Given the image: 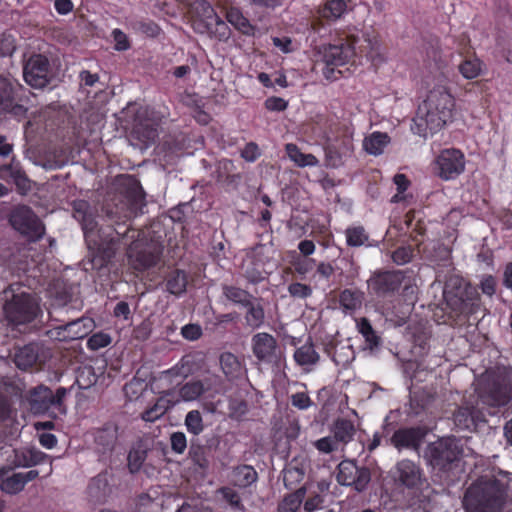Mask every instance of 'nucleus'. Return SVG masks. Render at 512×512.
Instances as JSON below:
<instances>
[{
    "label": "nucleus",
    "instance_id": "57",
    "mask_svg": "<svg viewBox=\"0 0 512 512\" xmlns=\"http://www.w3.org/2000/svg\"><path fill=\"white\" fill-rule=\"evenodd\" d=\"M241 156L249 162L255 161L260 156L258 146L254 143L247 144L242 150Z\"/></svg>",
    "mask_w": 512,
    "mask_h": 512
},
{
    "label": "nucleus",
    "instance_id": "3",
    "mask_svg": "<svg viewBox=\"0 0 512 512\" xmlns=\"http://www.w3.org/2000/svg\"><path fill=\"white\" fill-rule=\"evenodd\" d=\"M503 495L499 481L482 477L467 489L463 505L467 512H499L504 503Z\"/></svg>",
    "mask_w": 512,
    "mask_h": 512
},
{
    "label": "nucleus",
    "instance_id": "33",
    "mask_svg": "<svg viewBox=\"0 0 512 512\" xmlns=\"http://www.w3.org/2000/svg\"><path fill=\"white\" fill-rule=\"evenodd\" d=\"M362 296L357 291L344 290L340 294V305L347 312H353L361 307Z\"/></svg>",
    "mask_w": 512,
    "mask_h": 512
},
{
    "label": "nucleus",
    "instance_id": "28",
    "mask_svg": "<svg viewBox=\"0 0 512 512\" xmlns=\"http://www.w3.org/2000/svg\"><path fill=\"white\" fill-rule=\"evenodd\" d=\"M143 110H141L136 118L133 126L132 134L144 143L153 141L156 136V130L149 124L144 125L142 121Z\"/></svg>",
    "mask_w": 512,
    "mask_h": 512
},
{
    "label": "nucleus",
    "instance_id": "48",
    "mask_svg": "<svg viewBox=\"0 0 512 512\" xmlns=\"http://www.w3.org/2000/svg\"><path fill=\"white\" fill-rule=\"evenodd\" d=\"M111 343V337L107 333L99 332L92 335L87 342L91 350H98L108 346Z\"/></svg>",
    "mask_w": 512,
    "mask_h": 512
},
{
    "label": "nucleus",
    "instance_id": "51",
    "mask_svg": "<svg viewBox=\"0 0 512 512\" xmlns=\"http://www.w3.org/2000/svg\"><path fill=\"white\" fill-rule=\"evenodd\" d=\"M292 405L299 410H306L312 405V400L306 392H296L291 395Z\"/></svg>",
    "mask_w": 512,
    "mask_h": 512
},
{
    "label": "nucleus",
    "instance_id": "40",
    "mask_svg": "<svg viewBox=\"0 0 512 512\" xmlns=\"http://www.w3.org/2000/svg\"><path fill=\"white\" fill-rule=\"evenodd\" d=\"M358 331L365 338V341L370 348H373L379 344V337L376 335L371 324L366 318H361L357 323Z\"/></svg>",
    "mask_w": 512,
    "mask_h": 512
},
{
    "label": "nucleus",
    "instance_id": "7",
    "mask_svg": "<svg viewBox=\"0 0 512 512\" xmlns=\"http://www.w3.org/2000/svg\"><path fill=\"white\" fill-rule=\"evenodd\" d=\"M10 223L15 230L32 241L40 239L45 232L40 219L27 206L16 207L10 215Z\"/></svg>",
    "mask_w": 512,
    "mask_h": 512
},
{
    "label": "nucleus",
    "instance_id": "38",
    "mask_svg": "<svg viewBox=\"0 0 512 512\" xmlns=\"http://www.w3.org/2000/svg\"><path fill=\"white\" fill-rule=\"evenodd\" d=\"M187 278L184 272H174L167 281V289L171 294L180 295L185 292Z\"/></svg>",
    "mask_w": 512,
    "mask_h": 512
},
{
    "label": "nucleus",
    "instance_id": "32",
    "mask_svg": "<svg viewBox=\"0 0 512 512\" xmlns=\"http://www.w3.org/2000/svg\"><path fill=\"white\" fill-rule=\"evenodd\" d=\"M354 432H355V428H354L353 423L351 421L342 419V420H338L335 423L334 430H333V433H334L333 437L338 442V444L340 442L348 443L352 439Z\"/></svg>",
    "mask_w": 512,
    "mask_h": 512
},
{
    "label": "nucleus",
    "instance_id": "34",
    "mask_svg": "<svg viewBox=\"0 0 512 512\" xmlns=\"http://www.w3.org/2000/svg\"><path fill=\"white\" fill-rule=\"evenodd\" d=\"M119 181L122 185L127 186L129 188L127 192V197L133 203L138 204L144 201V192L137 180L131 176H122Z\"/></svg>",
    "mask_w": 512,
    "mask_h": 512
},
{
    "label": "nucleus",
    "instance_id": "11",
    "mask_svg": "<svg viewBox=\"0 0 512 512\" xmlns=\"http://www.w3.org/2000/svg\"><path fill=\"white\" fill-rule=\"evenodd\" d=\"M463 454L460 441L455 438H442L429 447V455L434 465L445 467Z\"/></svg>",
    "mask_w": 512,
    "mask_h": 512
},
{
    "label": "nucleus",
    "instance_id": "36",
    "mask_svg": "<svg viewBox=\"0 0 512 512\" xmlns=\"http://www.w3.org/2000/svg\"><path fill=\"white\" fill-rule=\"evenodd\" d=\"M480 417L468 407L460 408L454 415V421L461 429H469Z\"/></svg>",
    "mask_w": 512,
    "mask_h": 512
},
{
    "label": "nucleus",
    "instance_id": "1",
    "mask_svg": "<svg viewBox=\"0 0 512 512\" xmlns=\"http://www.w3.org/2000/svg\"><path fill=\"white\" fill-rule=\"evenodd\" d=\"M455 107L456 102L448 87V79L440 75L428 84L426 98L419 105L413 119L412 131L424 138L437 133L453 121Z\"/></svg>",
    "mask_w": 512,
    "mask_h": 512
},
{
    "label": "nucleus",
    "instance_id": "39",
    "mask_svg": "<svg viewBox=\"0 0 512 512\" xmlns=\"http://www.w3.org/2000/svg\"><path fill=\"white\" fill-rule=\"evenodd\" d=\"M304 497V492L301 490L285 497L279 505V512H296L300 507Z\"/></svg>",
    "mask_w": 512,
    "mask_h": 512
},
{
    "label": "nucleus",
    "instance_id": "55",
    "mask_svg": "<svg viewBox=\"0 0 512 512\" xmlns=\"http://www.w3.org/2000/svg\"><path fill=\"white\" fill-rule=\"evenodd\" d=\"M272 42L282 53H291L294 51L292 40L288 37H273Z\"/></svg>",
    "mask_w": 512,
    "mask_h": 512
},
{
    "label": "nucleus",
    "instance_id": "5",
    "mask_svg": "<svg viewBox=\"0 0 512 512\" xmlns=\"http://www.w3.org/2000/svg\"><path fill=\"white\" fill-rule=\"evenodd\" d=\"M191 14L192 26L197 33L207 34L220 41L229 38L228 26L206 0H194L191 3Z\"/></svg>",
    "mask_w": 512,
    "mask_h": 512
},
{
    "label": "nucleus",
    "instance_id": "13",
    "mask_svg": "<svg viewBox=\"0 0 512 512\" xmlns=\"http://www.w3.org/2000/svg\"><path fill=\"white\" fill-rule=\"evenodd\" d=\"M66 395L64 388H59L54 394L45 386H39L30 394V406L34 413H45L50 408H60L63 398Z\"/></svg>",
    "mask_w": 512,
    "mask_h": 512
},
{
    "label": "nucleus",
    "instance_id": "27",
    "mask_svg": "<svg viewBox=\"0 0 512 512\" xmlns=\"http://www.w3.org/2000/svg\"><path fill=\"white\" fill-rule=\"evenodd\" d=\"M346 9L347 4L344 0H328L320 10V15L328 20H337L346 12Z\"/></svg>",
    "mask_w": 512,
    "mask_h": 512
},
{
    "label": "nucleus",
    "instance_id": "6",
    "mask_svg": "<svg viewBox=\"0 0 512 512\" xmlns=\"http://www.w3.org/2000/svg\"><path fill=\"white\" fill-rule=\"evenodd\" d=\"M320 62L323 64L322 73L329 81L339 78L341 71L337 68L349 63L356 55L354 40H347L339 45H323L319 48Z\"/></svg>",
    "mask_w": 512,
    "mask_h": 512
},
{
    "label": "nucleus",
    "instance_id": "21",
    "mask_svg": "<svg viewBox=\"0 0 512 512\" xmlns=\"http://www.w3.org/2000/svg\"><path fill=\"white\" fill-rule=\"evenodd\" d=\"M0 177L6 180L13 181L19 193L22 195H26L31 190V181L17 167L5 166L1 168Z\"/></svg>",
    "mask_w": 512,
    "mask_h": 512
},
{
    "label": "nucleus",
    "instance_id": "64",
    "mask_svg": "<svg viewBox=\"0 0 512 512\" xmlns=\"http://www.w3.org/2000/svg\"><path fill=\"white\" fill-rule=\"evenodd\" d=\"M114 315L116 317H122L125 320L128 319L130 315V308L126 302H119L114 309Z\"/></svg>",
    "mask_w": 512,
    "mask_h": 512
},
{
    "label": "nucleus",
    "instance_id": "22",
    "mask_svg": "<svg viewBox=\"0 0 512 512\" xmlns=\"http://www.w3.org/2000/svg\"><path fill=\"white\" fill-rule=\"evenodd\" d=\"M390 143V137L384 132H373L363 140V148L370 155L378 156L384 152V149Z\"/></svg>",
    "mask_w": 512,
    "mask_h": 512
},
{
    "label": "nucleus",
    "instance_id": "53",
    "mask_svg": "<svg viewBox=\"0 0 512 512\" xmlns=\"http://www.w3.org/2000/svg\"><path fill=\"white\" fill-rule=\"evenodd\" d=\"M182 336L187 340H197L202 335V329L195 324H188L181 329Z\"/></svg>",
    "mask_w": 512,
    "mask_h": 512
},
{
    "label": "nucleus",
    "instance_id": "15",
    "mask_svg": "<svg viewBox=\"0 0 512 512\" xmlns=\"http://www.w3.org/2000/svg\"><path fill=\"white\" fill-rule=\"evenodd\" d=\"M254 356L261 362L271 363L277 358V341L265 332L255 334L251 339Z\"/></svg>",
    "mask_w": 512,
    "mask_h": 512
},
{
    "label": "nucleus",
    "instance_id": "2",
    "mask_svg": "<svg viewBox=\"0 0 512 512\" xmlns=\"http://www.w3.org/2000/svg\"><path fill=\"white\" fill-rule=\"evenodd\" d=\"M74 218L81 222L84 231L88 249L90 251V261L93 268L101 269L115 254L112 241L105 243L101 240L98 231H96L97 223L93 216L88 213L89 205L85 201H76L73 205Z\"/></svg>",
    "mask_w": 512,
    "mask_h": 512
},
{
    "label": "nucleus",
    "instance_id": "17",
    "mask_svg": "<svg viewBox=\"0 0 512 512\" xmlns=\"http://www.w3.org/2000/svg\"><path fill=\"white\" fill-rule=\"evenodd\" d=\"M395 478L406 487H416L422 481L419 467L410 460H402L396 465Z\"/></svg>",
    "mask_w": 512,
    "mask_h": 512
},
{
    "label": "nucleus",
    "instance_id": "29",
    "mask_svg": "<svg viewBox=\"0 0 512 512\" xmlns=\"http://www.w3.org/2000/svg\"><path fill=\"white\" fill-rule=\"evenodd\" d=\"M227 21L234 26L237 30L244 34H251L253 31L249 21L243 16L241 11L237 8H230L226 12Z\"/></svg>",
    "mask_w": 512,
    "mask_h": 512
},
{
    "label": "nucleus",
    "instance_id": "35",
    "mask_svg": "<svg viewBox=\"0 0 512 512\" xmlns=\"http://www.w3.org/2000/svg\"><path fill=\"white\" fill-rule=\"evenodd\" d=\"M482 68V62L479 59H466L459 65V72L465 79H474L482 73Z\"/></svg>",
    "mask_w": 512,
    "mask_h": 512
},
{
    "label": "nucleus",
    "instance_id": "47",
    "mask_svg": "<svg viewBox=\"0 0 512 512\" xmlns=\"http://www.w3.org/2000/svg\"><path fill=\"white\" fill-rule=\"evenodd\" d=\"M313 445L320 453L324 454H328L337 450L339 446L338 442L333 436H327L318 439L313 443Z\"/></svg>",
    "mask_w": 512,
    "mask_h": 512
},
{
    "label": "nucleus",
    "instance_id": "59",
    "mask_svg": "<svg viewBox=\"0 0 512 512\" xmlns=\"http://www.w3.org/2000/svg\"><path fill=\"white\" fill-rule=\"evenodd\" d=\"M221 493L223 497L232 505L235 507L240 506V497L239 495L232 490L231 488H223L221 490Z\"/></svg>",
    "mask_w": 512,
    "mask_h": 512
},
{
    "label": "nucleus",
    "instance_id": "41",
    "mask_svg": "<svg viewBox=\"0 0 512 512\" xmlns=\"http://www.w3.org/2000/svg\"><path fill=\"white\" fill-rule=\"evenodd\" d=\"M223 293L228 300L234 303L242 305H248L250 303L249 294L245 290H242L240 288L234 286H224Z\"/></svg>",
    "mask_w": 512,
    "mask_h": 512
},
{
    "label": "nucleus",
    "instance_id": "14",
    "mask_svg": "<svg viewBox=\"0 0 512 512\" xmlns=\"http://www.w3.org/2000/svg\"><path fill=\"white\" fill-rule=\"evenodd\" d=\"M127 256L134 269L143 270L156 263L159 251L156 247L144 245L143 241L137 240L128 248Z\"/></svg>",
    "mask_w": 512,
    "mask_h": 512
},
{
    "label": "nucleus",
    "instance_id": "52",
    "mask_svg": "<svg viewBox=\"0 0 512 512\" xmlns=\"http://www.w3.org/2000/svg\"><path fill=\"white\" fill-rule=\"evenodd\" d=\"M171 447L173 451L178 454H182L187 447L186 436L182 432H175L171 435Z\"/></svg>",
    "mask_w": 512,
    "mask_h": 512
},
{
    "label": "nucleus",
    "instance_id": "46",
    "mask_svg": "<svg viewBox=\"0 0 512 512\" xmlns=\"http://www.w3.org/2000/svg\"><path fill=\"white\" fill-rule=\"evenodd\" d=\"M246 323L252 328H258L264 321V311L261 306H250L245 316Z\"/></svg>",
    "mask_w": 512,
    "mask_h": 512
},
{
    "label": "nucleus",
    "instance_id": "4",
    "mask_svg": "<svg viewBox=\"0 0 512 512\" xmlns=\"http://www.w3.org/2000/svg\"><path fill=\"white\" fill-rule=\"evenodd\" d=\"M479 396L483 404L500 407L512 399V380L508 373L488 371L479 380Z\"/></svg>",
    "mask_w": 512,
    "mask_h": 512
},
{
    "label": "nucleus",
    "instance_id": "23",
    "mask_svg": "<svg viewBox=\"0 0 512 512\" xmlns=\"http://www.w3.org/2000/svg\"><path fill=\"white\" fill-rule=\"evenodd\" d=\"M94 327V321L91 318H79L65 325V332L70 339H79L86 336Z\"/></svg>",
    "mask_w": 512,
    "mask_h": 512
},
{
    "label": "nucleus",
    "instance_id": "30",
    "mask_svg": "<svg viewBox=\"0 0 512 512\" xmlns=\"http://www.w3.org/2000/svg\"><path fill=\"white\" fill-rule=\"evenodd\" d=\"M294 359L299 365L308 366L314 365L318 361L319 355L312 344H304L295 351Z\"/></svg>",
    "mask_w": 512,
    "mask_h": 512
},
{
    "label": "nucleus",
    "instance_id": "18",
    "mask_svg": "<svg viewBox=\"0 0 512 512\" xmlns=\"http://www.w3.org/2000/svg\"><path fill=\"white\" fill-rule=\"evenodd\" d=\"M179 402L175 393L169 392L161 396L157 402L142 414V419L153 422L166 413V411Z\"/></svg>",
    "mask_w": 512,
    "mask_h": 512
},
{
    "label": "nucleus",
    "instance_id": "56",
    "mask_svg": "<svg viewBox=\"0 0 512 512\" xmlns=\"http://www.w3.org/2000/svg\"><path fill=\"white\" fill-rule=\"evenodd\" d=\"M334 273V268L330 263L327 262H320L317 265L316 273L314 274L313 278H319V279H329L331 275Z\"/></svg>",
    "mask_w": 512,
    "mask_h": 512
},
{
    "label": "nucleus",
    "instance_id": "63",
    "mask_svg": "<svg viewBox=\"0 0 512 512\" xmlns=\"http://www.w3.org/2000/svg\"><path fill=\"white\" fill-rule=\"evenodd\" d=\"M40 444L46 449H52L57 444V438L55 435L50 433L41 434L39 437Z\"/></svg>",
    "mask_w": 512,
    "mask_h": 512
},
{
    "label": "nucleus",
    "instance_id": "42",
    "mask_svg": "<svg viewBox=\"0 0 512 512\" xmlns=\"http://www.w3.org/2000/svg\"><path fill=\"white\" fill-rule=\"evenodd\" d=\"M185 425L187 430L193 435L200 434L204 429L200 412L198 410H192L188 412L185 418Z\"/></svg>",
    "mask_w": 512,
    "mask_h": 512
},
{
    "label": "nucleus",
    "instance_id": "24",
    "mask_svg": "<svg viewBox=\"0 0 512 512\" xmlns=\"http://www.w3.org/2000/svg\"><path fill=\"white\" fill-rule=\"evenodd\" d=\"M38 360V347L27 345L20 348L15 354V364L18 368L26 370L32 367Z\"/></svg>",
    "mask_w": 512,
    "mask_h": 512
},
{
    "label": "nucleus",
    "instance_id": "19",
    "mask_svg": "<svg viewBox=\"0 0 512 512\" xmlns=\"http://www.w3.org/2000/svg\"><path fill=\"white\" fill-rule=\"evenodd\" d=\"M47 455L34 447L14 450L13 463L17 467H31L45 460Z\"/></svg>",
    "mask_w": 512,
    "mask_h": 512
},
{
    "label": "nucleus",
    "instance_id": "25",
    "mask_svg": "<svg viewBox=\"0 0 512 512\" xmlns=\"http://www.w3.org/2000/svg\"><path fill=\"white\" fill-rule=\"evenodd\" d=\"M220 365L222 371L227 377L237 378L242 375V363L230 352H225L220 356Z\"/></svg>",
    "mask_w": 512,
    "mask_h": 512
},
{
    "label": "nucleus",
    "instance_id": "26",
    "mask_svg": "<svg viewBox=\"0 0 512 512\" xmlns=\"http://www.w3.org/2000/svg\"><path fill=\"white\" fill-rule=\"evenodd\" d=\"M257 479V473L253 467L243 465L235 468L231 475V481L239 487H247Z\"/></svg>",
    "mask_w": 512,
    "mask_h": 512
},
{
    "label": "nucleus",
    "instance_id": "16",
    "mask_svg": "<svg viewBox=\"0 0 512 512\" xmlns=\"http://www.w3.org/2000/svg\"><path fill=\"white\" fill-rule=\"evenodd\" d=\"M424 433L419 428L399 429L391 437L392 445L398 450L417 449Z\"/></svg>",
    "mask_w": 512,
    "mask_h": 512
},
{
    "label": "nucleus",
    "instance_id": "12",
    "mask_svg": "<svg viewBox=\"0 0 512 512\" xmlns=\"http://www.w3.org/2000/svg\"><path fill=\"white\" fill-rule=\"evenodd\" d=\"M23 76L33 88H43L49 82V62L43 55L31 56L24 66Z\"/></svg>",
    "mask_w": 512,
    "mask_h": 512
},
{
    "label": "nucleus",
    "instance_id": "10",
    "mask_svg": "<svg viewBox=\"0 0 512 512\" xmlns=\"http://www.w3.org/2000/svg\"><path fill=\"white\" fill-rule=\"evenodd\" d=\"M370 479L369 469L358 467L353 461L345 460L338 465L337 481L341 485L352 486L361 492L367 488Z\"/></svg>",
    "mask_w": 512,
    "mask_h": 512
},
{
    "label": "nucleus",
    "instance_id": "37",
    "mask_svg": "<svg viewBox=\"0 0 512 512\" xmlns=\"http://www.w3.org/2000/svg\"><path fill=\"white\" fill-rule=\"evenodd\" d=\"M116 441V432L108 427L99 430L95 435V442L102 451L110 450Z\"/></svg>",
    "mask_w": 512,
    "mask_h": 512
},
{
    "label": "nucleus",
    "instance_id": "62",
    "mask_svg": "<svg viewBox=\"0 0 512 512\" xmlns=\"http://www.w3.org/2000/svg\"><path fill=\"white\" fill-rule=\"evenodd\" d=\"M54 6L56 11L62 15L68 14L73 9L71 0H55Z\"/></svg>",
    "mask_w": 512,
    "mask_h": 512
},
{
    "label": "nucleus",
    "instance_id": "31",
    "mask_svg": "<svg viewBox=\"0 0 512 512\" xmlns=\"http://www.w3.org/2000/svg\"><path fill=\"white\" fill-rule=\"evenodd\" d=\"M205 388L201 381H191L182 386L176 398L183 401H194L198 399Z\"/></svg>",
    "mask_w": 512,
    "mask_h": 512
},
{
    "label": "nucleus",
    "instance_id": "58",
    "mask_svg": "<svg viewBox=\"0 0 512 512\" xmlns=\"http://www.w3.org/2000/svg\"><path fill=\"white\" fill-rule=\"evenodd\" d=\"M113 38L116 50L123 51L129 48L127 37L122 31L115 29L113 31Z\"/></svg>",
    "mask_w": 512,
    "mask_h": 512
},
{
    "label": "nucleus",
    "instance_id": "45",
    "mask_svg": "<svg viewBox=\"0 0 512 512\" xmlns=\"http://www.w3.org/2000/svg\"><path fill=\"white\" fill-rule=\"evenodd\" d=\"M14 96V86L7 79L0 76V107L8 108Z\"/></svg>",
    "mask_w": 512,
    "mask_h": 512
},
{
    "label": "nucleus",
    "instance_id": "60",
    "mask_svg": "<svg viewBox=\"0 0 512 512\" xmlns=\"http://www.w3.org/2000/svg\"><path fill=\"white\" fill-rule=\"evenodd\" d=\"M411 258V252L409 249L401 248L398 249L393 253V260L397 264H405L407 263Z\"/></svg>",
    "mask_w": 512,
    "mask_h": 512
},
{
    "label": "nucleus",
    "instance_id": "54",
    "mask_svg": "<svg viewBox=\"0 0 512 512\" xmlns=\"http://www.w3.org/2000/svg\"><path fill=\"white\" fill-rule=\"evenodd\" d=\"M287 106V101L280 97H269L265 101V107L270 111H284Z\"/></svg>",
    "mask_w": 512,
    "mask_h": 512
},
{
    "label": "nucleus",
    "instance_id": "44",
    "mask_svg": "<svg viewBox=\"0 0 512 512\" xmlns=\"http://www.w3.org/2000/svg\"><path fill=\"white\" fill-rule=\"evenodd\" d=\"M368 236L362 227H352L346 230V240L349 246H361L365 244Z\"/></svg>",
    "mask_w": 512,
    "mask_h": 512
},
{
    "label": "nucleus",
    "instance_id": "50",
    "mask_svg": "<svg viewBox=\"0 0 512 512\" xmlns=\"http://www.w3.org/2000/svg\"><path fill=\"white\" fill-rule=\"evenodd\" d=\"M288 292L292 297L304 299L312 294V289L306 284L296 282L288 286Z\"/></svg>",
    "mask_w": 512,
    "mask_h": 512
},
{
    "label": "nucleus",
    "instance_id": "61",
    "mask_svg": "<svg viewBox=\"0 0 512 512\" xmlns=\"http://www.w3.org/2000/svg\"><path fill=\"white\" fill-rule=\"evenodd\" d=\"M298 249L304 257H307L315 252L316 246L311 240H303L298 244Z\"/></svg>",
    "mask_w": 512,
    "mask_h": 512
},
{
    "label": "nucleus",
    "instance_id": "20",
    "mask_svg": "<svg viewBox=\"0 0 512 512\" xmlns=\"http://www.w3.org/2000/svg\"><path fill=\"white\" fill-rule=\"evenodd\" d=\"M285 152L290 161L299 168L317 167L319 159L311 153H303L300 148L293 143L285 145Z\"/></svg>",
    "mask_w": 512,
    "mask_h": 512
},
{
    "label": "nucleus",
    "instance_id": "49",
    "mask_svg": "<svg viewBox=\"0 0 512 512\" xmlns=\"http://www.w3.org/2000/svg\"><path fill=\"white\" fill-rule=\"evenodd\" d=\"M315 265V260L308 257L296 258L293 261V266L295 271L301 275L305 276L310 273Z\"/></svg>",
    "mask_w": 512,
    "mask_h": 512
},
{
    "label": "nucleus",
    "instance_id": "8",
    "mask_svg": "<svg viewBox=\"0 0 512 512\" xmlns=\"http://www.w3.org/2000/svg\"><path fill=\"white\" fill-rule=\"evenodd\" d=\"M7 317L14 323L20 324L32 320L38 312V302L31 295L21 293L6 304Z\"/></svg>",
    "mask_w": 512,
    "mask_h": 512
},
{
    "label": "nucleus",
    "instance_id": "9",
    "mask_svg": "<svg viewBox=\"0 0 512 512\" xmlns=\"http://www.w3.org/2000/svg\"><path fill=\"white\" fill-rule=\"evenodd\" d=\"M465 169L464 155L457 149H445L435 159V170L443 180H452Z\"/></svg>",
    "mask_w": 512,
    "mask_h": 512
},
{
    "label": "nucleus",
    "instance_id": "43",
    "mask_svg": "<svg viewBox=\"0 0 512 512\" xmlns=\"http://www.w3.org/2000/svg\"><path fill=\"white\" fill-rule=\"evenodd\" d=\"M146 459V451L140 448H133L128 454V468L131 473L138 472Z\"/></svg>",
    "mask_w": 512,
    "mask_h": 512
}]
</instances>
